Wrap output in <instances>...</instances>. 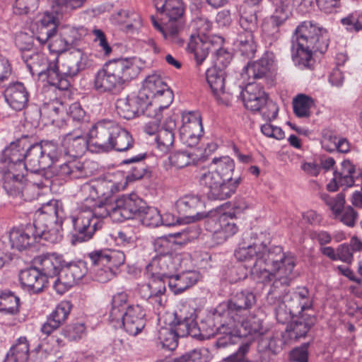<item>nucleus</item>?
<instances>
[{
  "label": "nucleus",
  "mask_w": 362,
  "mask_h": 362,
  "mask_svg": "<svg viewBox=\"0 0 362 362\" xmlns=\"http://www.w3.org/2000/svg\"><path fill=\"white\" fill-rule=\"evenodd\" d=\"M235 257L245 262L244 266L250 269L252 277L257 282L267 284L273 281L268 296L276 300L284 299L285 307L296 315L313 309V298L305 287L286 292L297 276L294 272L296 259L291 253L284 252L280 246L267 249L265 244L254 243L239 247L235 251Z\"/></svg>",
  "instance_id": "obj_1"
},
{
  "label": "nucleus",
  "mask_w": 362,
  "mask_h": 362,
  "mask_svg": "<svg viewBox=\"0 0 362 362\" xmlns=\"http://www.w3.org/2000/svg\"><path fill=\"white\" fill-rule=\"evenodd\" d=\"M64 210L61 202L53 199L37 210L33 225L25 229H13L9 238L13 248L21 251L33 245L40 239L56 243L62 238Z\"/></svg>",
  "instance_id": "obj_2"
},
{
  "label": "nucleus",
  "mask_w": 362,
  "mask_h": 362,
  "mask_svg": "<svg viewBox=\"0 0 362 362\" xmlns=\"http://www.w3.org/2000/svg\"><path fill=\"white\" fill-rule=\"evenodd\" d=\"M329 45L326 29L311 22H303L297 27L292 37V58L296 64L310 68L314 52H325Z\"/></svg>",
  "instance_id": "obj_3"
},
{
  "label": "nucleus",
  "mask_w": 362,
  "mask_h": 362,
  "mask_svg": "<svg viewBox=\"0 0 362 362\" xmlns=\"http://www.w3.org/2000/svg\"><path fill=\"white\" fill-rule=\"evenodd\" d=\"M139 62L124 58L110 61L98 71L94 78V88L100 93L121 90L124 85L137 77L141 71Z\"/></svg>",
  "instance_id": "obj_4"
},
{
  "label": "nucleus",
  "mask_w": 362,
  "mask_h": 362,
  "mask_svg": "<svg viewBox=\"0 0 362 362\" xmlns=\"http://www.w3.org/2000/svg\"><path fill=\"white\" fill-rule=\"evenodd\" d=\"M90 143L102 152L115 150L127 151L134 145L130 133L116 122L103 119L98 121L90 129Z\"/></svg>",
  "instance_id": "obj_5"
},
{
  "label": "nucleus",
  "mask_w": 362,
  "mask_h": 362,
  "mask_svg": "<svg viewBox=\"0 0 362 362\" xmlns=\"http://www.w3.org/2000/svg\"><path fill=\"white\" fill-rule=\"evenodd\" d=\"M25 141L11 143L3 153V163L6 169L3 171L4 187L13 195L24 197L33 187L31 183H25L24 175L19 173L18 164L23 163Z\"/></svg>",
  "instance_id": "obj_6"
},
{
  "label": "nucleus",
  "mask_w": 362,
  "mask_h": 362,
  "mask_svg": "<svg viewBox=\"0 0 362 362\" xmlns=\"http://www.w3.org/2000/svg\"><path fill=\"white\" fill-rule=\"evenodd\" d=\"M107 209L103 204L98 206L84 202L76 215L71 217L75 232L76 240L85 242L90 240L98 228L101 227L103 219L108 216Z\"/></svg>",
  "instance_id": "obj_7"
},
{
  "label": "nucleus",
  "mask_w": 362,
  "mask_h": 362,
  "mask_svg": "<svg viewBox=\"0 0 362 362\" xmlns=\"http://www.w3.org/2000/svg\"><path fill=\"white\" fill-rule=\"evenodd\" d=\"M60 153L53 143H47L45 148L40 144L31 145L25 152L23 163L18 164L19 173L24 175L25 171L38 173L49 168L59 160Z\"/></svg>",
  "instance_id": "obj_8"
},
{
  "label": "nucleus",
  "mask_w": 362,
  "mask_h": 362,
  "mask_svg": "<svg viewBox=\"0 0 362 362\" xmlns=\"http://www.w3.org/2000/svg\"><path fill=\"white\" fill-rule=\"evenodd\" d=\"M88 257L92 264L98 267L95 269V276L96 280L101 283L112 279L116 276L118 268L125 262L124 252L116 250H95L89 253Z\"/></svg>",
  "instance_id": "obj_9"
},
{
  "label": "nucleus",
  "mask_w": 362,
  "mask_h": 362,
  "mask_svg": "<svg viewBox=\"0 0 362 362\" xmlns=\"http://www.w3.org/2000/svg\"><path fill=\"white\" fill-rule=\"evenodd\" d=\"M196 179L199 187L203 189L209 199L225 200L230 198L235 192V184H227L209 166L200 170Z\"/></svg>",
  "instance_id": "obj_10"
},
{
  "label": "nucleus",
  "mask_w": 362,
  "mask_h": 362,
  "mask_svg": "<svg viewBox=\"0 0 362 362\" xmlns=\"http://www.w3.org/2000/svg\"><path fill=\"white\" fill-rule=\"evenodd\" d=\"M120 189V185L112 180L101 179L87 182L81 186L77 194L84 202L98 206L101 204L111 206L110 198Z\"/></svg>",
  "instance_id": "obj_11"
},
{
  "label": "nucleus",
  "mask_w": 362,
  "mask_h": 362,
  "mask_svg": "<svg viewBox=\"0 0 362 362\" xmlns=\"http://www.w3.org/2000/svg\"><path fill=\"white\" fill-rule=\"evenodd\" d=\"M88 66V57L80 50L69 53L64 59L61 66L59 65V59L57 62L56 74L58 83H54V86L60 90H67L70 86V81L66 77L76 76L81 70Z\"/></svg>",
  "instance_id": "obj_12"
},
{
  "label": "nucleus",
  "mask_w": 362,
  "mask_h": 362,
  "mask_svg": "<svg viewBox=\"0 0 362 362\" xmlns=\"http://www.w3.org/2000/svg\"><path fill=\"white\" fill-rule=\"evenodd\" d=\"M206 229L212 233V239L216 244L224 243L238 232V226L231 214L211 213L205 221Z\"/></svg>",
  "instance_id": "obj_13"
},
{
  "label": "nucleus",
  "mask_w": 362,
  "mask_h": 362,
  "mask_svg": "<svg viewBox=\"0 0 362 362\" xmlns=\"http://www.w3.org/2000/svg\"><path fill=\"white\" fill-rule=\"evenodd\" d=\"M103 205L107 209L108 216L113 221H122L139 215L144 208L145 202L136 194H130L119 197L111 206Z\"/></svg>",
  "instance_id": "obj_14"
},
{
  "label": "nucleus",
  "mask_w": 362,
  "mask_h": 362,
  "mask_svg": "<svg viewBox=\"0 0 362 362\" xmlns=\"http://www.w3.org/2000/svg\"><path fill=\"white\" fill-rule=\"evenodd\" d=\"M22 58L32 75L46 76L47 82L54 86L58 83L57 70V57L49 59L42 53L35 52L31 54L23 53Z\"/></svg>",
  "instance_id": "obj_15"
},
{
  "label": "nucleus",
  "mask_w": 362,
  "mask_h": 362,
  "mask_svg": "<svg viewBox=\"0 0 362 362\" xmlns=\"http://www.w3.org/2000/svg\"><path fill=\"white\" fill-rule=\"evenodd\" d=\"M256 298L249 291L236 293L228 302L227 305H220L223 309V314L230 321H240V318L249 313V310L255 304Z\"/></svg>",
  "instance_id": "obj_16"
},
{
  "label": "nucleus",
  "mask_w": 362,
  "mask_h": 362,
  "mask_svg": "<svg viewBox=\"0 0 362 362\" xmlns=\"http://www.w3.org/2000/svg\"><path fill=\"white\" fill-rule=\"evenodd\" d=\"M87 273L84 262L70 263L62 268L60 276L53 282V287L59 293H64L69 288L80 281Z\"/></svg>",
  "instance_id": "obj_17"
},
{
  "label": "nucleus",
  "mask_w": 362,
  "mask_h": 362,
  "mask_svg": "<svg viewBox=\"0 0 362 362\" xmlns=\"http://www.w3.org/2000/svg\"><path fill=\"white\" fill-rule=\"evenodd\" d=\"M223 39L220 36H213L211 38H202L199 35H191L187 44V50L194 54L197 65H201L206 59L210 52H214V47L221 46Z\"/></svg>",
  "instance_id": "obj_18"
},
{
  "label": "nucleus",
  "mask_w": 362,
  "mask_h": 362,
  "mask_svg": "<svg viewBox=\"0 0 362 362\" xmlns=\"http://www.w3.org/2000/svg\"><path fill=\"white\" fill-rule=\"evenodd\" d=\"M179 258L173 255L156 256L146 266L148 274L152 278L168 280L177 269Z\"/></svg>",
  "instance_id": "obj_19"
},
{
  "label": "nucleus",
  "mask_w": 362,
  "mask_h": 362,
  "mask_svg": "<svg viewBox=\"0 0 362 362\" xmlns=\"http://www.w3.org/2000/svg\"><path fill=\"white\" fill-rule=\"evenodd\" d=\"M184 11V5L181 0H168L163 13L168 18L167 29L170 30V36L175 33L177 36H181V32L185 25Z\"/></svg>",
  "instance_id": "obj_20"
},
{
  "label": "nucleus",
  "mask_w": 362,
  "mask_h": 362,
  "mask_svg": "<svg viewBox=\"0 0 362 362\" xmlns=\"http://www.w3.org/2000/svg\"><path fill=\"white\" fill-rule=\"evenodd\" d=\"M144 93H138L137 95H132L126 98L118 99L116 102V109L118 115L127 119H131L141 114L146 103Z\"/></svg>",
  "instance_id": "obj_21"
},
{
  "label": "nucleus",
  "mask_w": 362,
  "mask_h": 362,
  "mask_svg": "<svg viewBox=\"0 0 362 362\" xmlns=\"http://www.w3.org/2000/svg\"><path fill=\"white\" fill-rule=\"evenodd\" d=\"M223 309L218 306L212 314L209 315L202 320L198 326L199 336L209 339L224 329L226 321L228 320L223 314Z\"/></svg>",
  "instance_id": "obj_22"
},
{
  "label": "nucleus",
  "mask_w": 362,
  "mask_h": 362,
  "mask_svg": "<svg viewBox=\"0 0 362 362\" xmlns=\"http://www.w3.org/2000/svg\"><path fill=\"white\" fill-rule=\"evenodd\" d=\"M145 311L139 305L129 306L124 315L121 325L130 335L136 336L140 333L146 325Z\"/></svg>",
  "instance_id": "obj_23"
},
{
  "label": "nucleus",
  "mask_w": 362,
  "mask_h": 362,
  "mask_svg": "<svg viewBox=\"0 0 362 362\" xmlns=\"http://www.w3.org/2000/svg\"><path fill=\"white\" fill-rule=\"evenodd\" d=\"M19 281L24 290L33 293L42 291L48 282L45 276L35 267L21 271Z\"/></svg>",
  "instance_id": "obj_24"
},
{
  "label": "nucleus",
  "mask_w": 362,
  "mask_h": 362,
  "mask_svg": "<svg viewBox=\"0 0 362 362\" xmlns=\"http://www.w3.org/2000/svg\"><path fill=\"white\" fill-rule=\"evenodd\" d=\"M241 94L245 107L252 112L260 110L268 99L262 87L255 83L247 84Z\"/></svg>",
  "instance_id": "obj_25"
},
{
  "label": "nucleus",
  "mask_w": 362,
  "mask_h": 362,
  "mask_svg": "<svg viewBox=\"0 0 362 362\" xmlns=\"http://www.w3.org/2000/svg\"><path fill=\"white\" fill-rule=\"evenodd\" d=\"M29 94L23 83H10L4 90V98L11 108L19 111L28 104Z\"/></svg>",
  "instance_id": "obj_26"
},
{
  "label": "nucleus",
  "mask_w": 362,
  "mask_h": 362,
  "mask_svg": "<svg viewBox=\"0 0 362 362\" xmlns=\"http://www.w3.org/2000/svg\"><path fill=\"white\" fill-rule=\"evenodd\" d=\"M214 171L217 172L218 175L221 177L224 182L232 184L235 181H238L235 184V190L242 181L241 177H233V173L235 170V163L229 156H222L219 158H214L209 165Z\"/></svg>",
  "instance_id": "obj_27"
},
{
  "label": "nucleus",
  "mask_w": 362,
  "mask_h": 362,
  "mask_svg": "<svg viewBox=\"0 0 362 362\" xmlns=\"http://www.w3.org/2000/svg\"><path fill=\"white\" fill-rule=\"evenodd\" d=\"M176 118L170 116L165 120L163 125L158 132L156 141L158 149L162 153H167L173 147L176 129Z\"/></svg>",
  "instance_id": "obj_28"
},
{
  "label": "nucleus",
  "mask_w": 362,
  "mask_h": 362,
  "mask_svg": "<svg viewBox=\"0 0 362 362\" xmlns=\"http://www.w3.org/2000/svg\"><path fill=\"white\" fill-rule=\"evenodd\" d=\"M178 213L184 216H192L195 220L202 219L205 215L199 211L203 207V202L196 195H185L175 203Z\"/></svg>",
  "instance_id": "obj_29"
},
{
  "label": "nucleus",
  "mask_w": 362,
  "mask_h": 362,
  "mask_svg": "<svg viewBox=\"0 0 362 362\" xmlns=\"http://www.w3.org/2000/svg\"><path fill=\"white\" fill-rule=\"evenodd\" d=\"M225 71L217 67L209 68L206 71V81L216 98L222 103L226 102L225 91Z\"/></svg>",
  "instance_id": "obj_30"
},
{
  "label": "nucleus",
  "mask_w": 362,
  "mask_h": 362,
  "mask_svg": "<svg viewBox=\"0 0 362 362\" xmlns=\"http://www.w3.org/2000/svg\"><path fill=\"white\" fill-rule=\"evenodd\" d=\"M89 139L87 140L86 136L81 132H73L66 134L63 141L62 146L66 150V153L72 157H78L83 155L86 151L88 144L93 146L90 143V133Z\"/></svg>",
  "instance_id": "obj_31"
},
{
  "label": "nucleus",
  "mask_w": 362,
  "mask_h": 362,
  "mask_svg": "<svg viewBox=\"0 0 362 362\" xmlns=\"http://www.w3.org/2000/svg\"><path fill=\"white\" fill-rule=\"evenodd\" d=\"M35 263L39 265L37 269L48 280L49 278H54L57 274L60 275L62 257L56 253L43 254L35 259Z\"/></svg>",
  "instance_id": "obj_32"
},
{
  "label": "nucleus",
  "mask_w": 362,
  "mask_h": 362,
  "mask_svg": "<svg viewBox=\"0 0 362 362\" xmlns=\"http://www.w3.org/2000/svg\"><path fill=\"white\" fill-rule=\"evenodd\" d=\"M178 337L191 336L197 337L199 336L198 325L192 314L189 317L183 316L180 313H175L174 320L170 322Z\"/></svg>",
  "instance_id": "obj_33"
},
{
  "label": "nucleus",
  "mask_w": 362,
  "mask_h": 362,
  "mask_svg": "<svg viewBox=\"0 0 362 362\" xmlns=\"http://www.w3.org/2000/svg\"><path fill=\"white\" fill-rule=\"evenodd\" d=\"M199 274L195 271H187L172 276L168 280L170 289L175 293H180L197 283Z\"/></svg>",
  "instance_id": "obj_34"
},
{
  "label": "nucleus",
  "mask_w": 362,
  "mask_h": 362,
  "mask_svg": "<svg viewBox=\"0 0 362 362\" xmlns=\"http://www.w3.org/2000/svg\"><path fill=\"white\" fill-rule=\"evenodd\" d=\"M57 16L48 11L42 14L38 25V35L35 37L40 45L45 44L55 33L59 16Z\"/></svg>",
  "instance_id": "obj_35"
},
{
  "label": "nucleus",
  "mask_w": 362,
  "mask_h": 362,
  "mask_svg": "<svg viewBox=\"0 0 362 362\" xmlns=\"http://www.w3.org/2000/svg\"><path fill=\"white\" fill-rule=\"evenodd\" d=\"M49 168L56 176L62 179H78L85 174L83 165L78 160L69 161L59 166L52 164Z\"/></svg>",
  "instance_id": "obj_36"
},
{
  "label": "nucleus",
  "mask_w": 362,
  "mask_h": 362,
  "mask_svg": "<svg viewBox=\"0 0 362 362\" xmlns=\"http://www.w3.org/2000/svg\"><path fill=\"white\" fill-rule=\"evenodd\" d=\"M233 323H237L235 327L238 329V333L243 337L264 334L262 322L256 316L252 315L245 320L243 317L240 321H235Z\"/></svg>",
  "instance_id": "obj_37"
},
{
  "label": "nucleus",
  "mask_w": 362,
  "mask_h": 362,
  "mask_svg": "<svg viewBox=\"0 0 362 362\" xmlns=\"http://www.w3.org/2000/svg\"><path fill=\"white\" fill-rule=\"evenodd\" d=\"M29 344L25 337H21L11 347L3 362H25L28 359Z\"/></svg>",
  "instance_id": "obj_38"
},
{
  "label": "nucleus",
  "mask_w": 362,
  "mask_h": 362,
  "mask_svg": "<svg viewBox=\"0 0 362 362\" xmlns=\"http://www.w3.org/2000/svg\"><path fill=\"white\" fill-rule=\"evenodd\" d=\"M273 61L267 56L262 57L259 60L248 64L243 69L249 78H261L265 76L270 71Z\"/></svg>",
  "instance_id": "obj_39"
},
{
  "label": "nucleus",
  "mask_w": 362,
  "mask_h": 362,
  "mask_svg": "<svg viewBox=\"0 0 362 362\" xmlns=\"http://www.w3.org/2000/svg\"><path fill=\"white\" fill-rule=\"evenodd\" d=\"M66 111V106L62 102L56 100L45 105L40 109L41 116L47 119V122L58 124L60 119H63L64 114Z\"/></svg>",
  "instance_id": "obj_40"
},
{
  "label": "nucleus",
  "mask_w": 362,
  "mask_h": 362,
  "mask_svg": "<svg viewBox=\"0 0 362 362\" xmlns=\"http://www.w3.org/2000/svg\"><path fill=\"white\" fill-rule=\"evenodd\" d=\"M167 87V84L162 80L160 76L153 74L146 77L143 88L139 93H144L146 100L148 101V98L165 90Z\"/></svg>",
  "instance_id": "obj_41"
},
{
  "label": "nucleus",
  "mask_w": 362,
  "mask_h": 362,
  "mask_svg": "<svg viewBox=\"0 0 362 362\" xmlns=\"http://www.w3.org/2000/svg\"><path fill=\"white\" fill-rule=\"evenodd\" d=\"M233 321L228 319L226 321L224 329H221V332H219L222 336L218 337L216 341V346L218 348H224L230 344L238 343L240 339L243 337L238 333V329L233 330L235 325L232 324Z\"/></svg>",
  "instance_id": "obj_42"
},
{
  "label": "nucleus",
  "mask_w": 362,
  "mask_h": 362,
  "mask_svg": "<svg viewBox=\"0 0 362 362\" xmlns=\"http://www.w3.org/2000/svg\"><path fill=\"white\" fill-rule=\"evenodd\" d=\"M299 318L291 325L292 336L296 339L304 337L315 322V317L311 315H300Z\"/></svg>",
  "instance_id": "obj_43"
},
{
  "label": "nucleus",
  "mask_w": 362,
  "mask_h": 362,
  "mask_svg": "<svg viewBox=\"0 0 362 362\" xmlns=\"http://www.w3.org/2000/svg\"><path fill=\"white\" fill-rule=\"evenodd\" d=\"M313 100L305 94H298L293 99V108L295 115L298 117H309L310 108L313 105Z\"/></svg>",
  "instance_id": "obj_44"
},
{
  "label": "nucleus",
  "mask_w": 362,
  "mask_h": 362,
  "mask_svg": "<svg viewBox=\"0 0 362 362\" xmlns=\"http://www.w3.org/2000/svg\"><path fill=\"white\" fill-rule=\"evenodd\" d=\"M86 0H51L52 11L62 17L64 15L81 8Z\"/></svg>",
  "instance_id": "obj_45"
},
{
  "label": "nucleus",
  "mask_w": 362,
  "mask_h": 362,
  "mask_svg": "<svg viewBox=\"0 0 362 362\" xmlns=\"http://www.w3.org/2000/svg\"><path fill=\"white\" fill-rule=\"evenodd\" d=\"M158 340L162 346L169 350H174L178 344V337L171 323L168 326L162 327L158 330Z\"/></svg>",
  "instance_id": "obj_46"
},
{
  "label": "nucleus",
  "mask_w": 362,
  "mask_h": 362,
  "mask_svg": "<svg viewBox=\"0 0 362 362\" xmlns=\"http://www.w3.org/2000/svg\"><path fill=\"white\" fill-rule=\"evenodd\" d=\"M172 166L180 169L194 165L197 160V156L187 151H179L169 156Z\"/></svg>",
  "instance_id": "obj_47"
},
{
  "label": "nucleus",
  "mask_w": 362,
  "mask_h": 362,
  "mask_svg": "<svg viewBox=\"0 0 362 362\" xmlns=\"http://www.w3.org/2000/svg\"><path fill=\"white\" fill-rule=\"evenodd\" d=\"M320 198L331 210L334 217L339 216L344 209L345 194L343 192H340L334 196L321 193Z\"/></svg>",
  "instance_id": "obj_48"
},
{
  "label": "nucleus",
  "mask_w": 362,
  "mask_h": 362,
  "mask_svg": "<svg viewBox=\"0 0 362 362\" xmlns=\"http://www.w3.org/2000/svg\"><path fill=\"white\" fill-rule=\"evenodd\" d=\"M139 216L141 217L142 224L146 226L157 227L162 223L169 225L168 223H164L163 222L162 216L157 209L154 207H146V204L142 209V212H141Z\"/></svg>",
  "instance_id": "obj_49"
},
{
  "label": "nucleus",
  "mask_w": 362,
  "mask_h": 362,
  "mask_svg": "<svg viewBox=\"0 0 362 362\" xmlns=\"http://www.w3.org/2000/svg\"><path fill=\"white\" fill-rule=\"evenodd\" d=\"M182 124L180 129H189L190 131L203 132L201 115L197 112H183L182 115Z\"/></svg>",
  "instance_id": "obj_50"
},
{
  "label": "nucleus",
  "mask_w": 362,
  "mask_h": 362,
  "mask_svg": "<svg viewBox=\"0 0 362 362\" xmlns=\"http://www.w3.org/2000/svg\"><path fill=\"white\" fill-rule=\"evenodd\" d=\"M20 299L13 293H0V311L14 314L18 311Z\"/></svg>",
  "instance_id": "obj_51"
},
{
  "label": "nucleus",
  "mask_w": 362,
  "mask_h": 362,
  "mask_svg": "<svg viewBox=\"0 0 362 362\" xmlns=\"http://www.w3.org/2000/svg\"><path fill=\"white\" fill-rule=\"evenodd\" d=\"M120 23L125 24L127 32L137 30L141 26V19L139 14L129 11H121L118 13Z\"/></svg>",
  "instance_id": "obj_52"
},
{
  "label": "nucleus",
  "mask_w": 362,
  "mask_h": 362,
  "mask_svg": "<svg viewBox=\"0 0 362 362\" xmlns=\"http://www.w3.org/2000/svg\"><path fill=\"white\" fill-rule=\"evenodd\" d=\"M134 351L133 345L128 340L115 339L112 344V353L122 359L128 358Z\"/></svg>",
  "instance_id": "obj_53"
},
{
  "label": "nucleus",
  "mask_w": 362,
  "mask_h": 362,
  "mask_svg": "<svg viewBox=\"0 0 362 362\" xmlns=\"http://www.w3.org/2000/svg\"><path fill=\"white\" fill-rule=\"evenodd\" d=\"M151 21L153 27L162 34L164 40L168 42L179 47L184 45V40L181 36H177L175 33L170 36V30L167 29V21L162 25L151 16Z\"/></svg>",
  "instance_id": "obj_54"
},
{
  "label": "nucleus",
  "mask_w": 362,
  "mask_h": 362,
  "mask_svg": "<svg viewBox=\"0 0 362 362\" xmlns=\"http://www.w3.org/2000/svg\"><path fill=\"white\" fill-rule=\"evenodd\" d=\"M71 309V305L69 301H62L57 305L49 317L54 322H56L60 327L61 325H62L66 320L70 313Z\"/></svg>",
  "instance_id": "obj_55"
},
{
  "label": "nucleus",
  "mask_w": 362,
  "mask_h": 362,
  "mask_svg": "<svg viewBox=\"0 0 362 362\" xmlns=\"http://www.w3.org/2000/svg\"><path fill=\"white\" fill-rule=\"evenodd\" d=\"M39 6V0H16L13 11L16 15H28L35 12Z\"/></svg>",
  "instance_id": "obj_56"
},
{
  "label": "nucleus",
  "mask_w": 362,
  "mask_h": 362,
  "mask_svg": "<svg viewBox=\"0 0 362 362\" xmlns=\"http://www.w3.org/2000/svg\"><path fill=\"white\" fill-rule=\"evenodd\" d=\"M117 245L124 247H131L136 245V236L131 228H124L117 233L115 237Z\"/></svg>",
  "instance_id": "obj_57"
},
{
  "label": "nucleus",
  "mask_w": 362,
  "mask_h": 362,
  "mask_svg": "<svg viewBox=\"0 0 362 362\" xmlns=\"http://www.w3.org/2000/svg\"><path fill=\"white\" fill-rule=\"evenodd\" d=\"M291 14L290 6L284 2H281L276 6L273 15L269 20H271L273 24L283 25L288 20Z\"/></svg>",
  "instance_id": "obj_58"
},
{
  "label": "nucleus",
  "mask_w": 362,
  "mask_h": 362,
  "mask_svg": "<svg viewBox=\"0 0 362 362\" xmlns=\"http://www.w3.org/2000/svg\"><path fill=\"white\" fill-rule=\"evenodd\" d=\"M146 157V155L144 154H139L136 155L131 158L125 159L122 160V163L123 164H129V163H136V165L133 166L132 168V173L130 175V177L133 180H139L143 177V176L145 174L144 167V165L140 163L139 162L144 159Z\"/></svg>",
  "instance_id": "obj_59"
},
{
  "label": "nucleus",
  "mask_w": 362,
  "mask_h": 362,
  "mask_svg": "<svg viewBox=\"0 0 362 362\" xmlns=\"http://www.w3.org/2000/svg\"><path fill=\"white\" fill-rule=\"evenodd\" d=\"M240 25L243 30L255 32L257 30V17L255 11H249L241 13Z\"/></svg>",
  "instance_id": "obj_60"
},
{
  "label": "nucleus",
  "mask_w": 362,
  "mask_h": 362,
  "mask_svg": "<svg viewBox=\"0 0 362 362\" xmlns=\"http://www.w3.org/2000/svg\"><path fill=\"white\" fill-rule=\"evenodd\" d=\"M215 59L214 65L212 67H217L223 70L230 62L232 55L226 49L221 48V46L214 47Z\"/></svg>",
  "instance_id": "obj_61"
},
{
  "label": "nucleus",
  "mask_w": 362,
  "mask_h": 362,
  "mask_svg": "<svg viewBox=\"0 0 362 362\" xmlns=\"http://www.w3.org/2000/svg\"><path fill=\"white\" fill-rule=\"evenodd\" d=\"M282 25H276L272 23L271 20H267L262 26V30L264 37L272 45L280 37L279 27Z\"/></svg>",
  "instance_id": "obj_62"
},
{
  "label": "nucleus",
  "mask_w": 362,
  "mask_h": 362,
  "mask_svg": "<svg viewBox=\"0 0 362 362\" xmlns=\"http://www.w3.org/2000/svg\"><path fill=\"white\" fill-rule=\"evenodd\" d=\"M16 46L21 51H30L34 45V38L29 33L19 32L15 35Z\"/></svg>",
  "instance_id": "obj_63"
},
{
  "label": "nucleus",
  "mask_w": 362,
  "mask_h": 362,
  "mask_svg": "<svg viewBox=\"0 0 362 362\" xmlns=\"http://www.w3.org/2000/svg\"><path fill=\"white\" fill-rule=\"evenodd\" d=\"M251 342L246 341L243 343L238 349L233 354L225 358L226 362H252L250 360H245V358L250 349Z\"/></svg>",
  "instance_id": "obj_64"
}]
</instances>
